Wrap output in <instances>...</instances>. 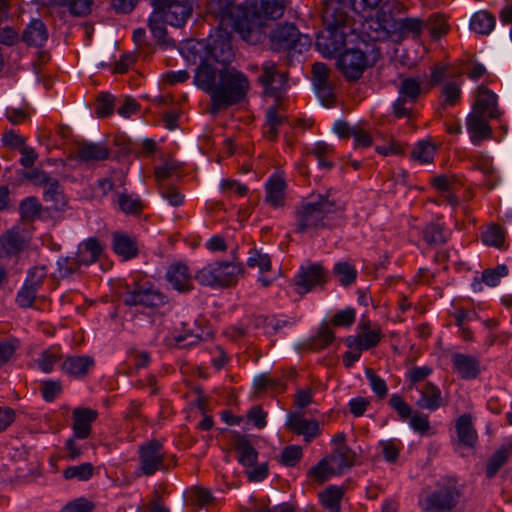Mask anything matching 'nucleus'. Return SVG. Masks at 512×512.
Returning <instances> with one entry per match:
<instances>
[{"instance_id": "1", "label": "nucleus", "mask_w": 512, "mask_h": 512, "mask_svg": "<svg viewBox=\"0 0 512 512\" xmlns=\"http://www.w3.org/2000/svg\"><path fill=\"white\" fill-rule=\"evenodd\" d=\"M207 17L217 22V35H210L207 43L211 63L217 67L230 66L233 58L230 34L237 32L248 40L253 32L248 12L236 5L235 0H211L207 5Z\"/></svg>"}, {"instance_id": "2", "label": "nucleus", "mask_w": 512, "mask_h": 512, "mask_svg": "<svg viewBox=\"0 0 512 512\" xmlns=\"http://www.w3.org/2000/svg\"><path fill=\"white\" fill-rule=\"evenodd\" d=\"M194 84L211 98V113L240 103L249 90V80L232 66L210 67L207 63L197 67Z\"/></svg>"}, {"instance_id": "3", "label": "nucleus", "mask_w": 512, "mask_h": 512, "mask_svg": "<svg viewBox=\"0 0 512 512\" xmlns=\"http://www.w3.org/2000/svg\"><path fill=\"white\" fill-rule=\"evenodd\" d=\"M344 212L345 206L330 191L318 194L296 207L295 231L309 233L332 229L343 219Z\"/></svg>"}, {"instance_id": "4", "label": "nucleus", "mask_w": 512, "mask_h": 512, "mask_svg": "<svg viewBox=\"0 0 512 512\" xmlns=\"http://www.w3.org/2000/svg\"><path fill=\"white\" fill-rule=\"evenodd\" d=\"M243 273L241 263L234 261H216L207 264L195 273V280L202 286L227 288L237 283Z\"/></svg>"}, {"instance_id": "5", "label": "nucleus", "mask_w": 512, "mask_h": 512, "mask_svg": "<svg viewBox=\"0 0 512 512\" xmlns=\"http://www.w3.org/2000/svg\"><path fill=\"white\" fill-rule=\"evenodd\" d=\"M270 44L274 51L302 53L311 46V39L303 35L292 23L279 24L270 33Z\"/></svg>"}, {"instance_id": "6", "label": "nucleus", "mask_w": 512, "mask_h": 512, "mask_svg": "<svg viewBox=\"0 0 512 512\" xmlns=\"http://www.w3.org/2000/svg\"><path fill=\"white\" fill-rule=\"evenodd\" d=\"M123 302L128 306H142L149 309H157L168 304V296L149 282L135 283L127 286L123 295Z\"/></svg>"}, {"instance_id": "7", "label": "nucleus", "mask_w": 512, "mask_h": 512, "mask_svg": "<svg viewBox=\"0 0 512 512\" xmlns=\"http://www.w3.org/2000/svg\"><path fill=\"white\" fill-rule=\"evenodd\" d=\"M355 16L351 0H326L322 9V19L325 26L344 29L355 22Z\"/></svg>"}, {"instance_id": "8", "label": "nucleus", "mask_w": 512, "mask_h": 512, "mask_svg": "<svg viewBox=\"0 0 512 512\" xmlns=\"http://www.w3.org/2000/svg\"><path fill=\"white\" fill-rule=\"evenodd\" d=\"M460 491L455 485L438 487L419 500V505L425 512H451L458 504Z\"/></svg>"}, {"instance_id": "9", "label": "nucleus", "mask_w": 512, "mask_h": 512, "mask_svg": "<svg viewBox=\"0 0 512 512\" xmlns=\"http://www.w3.org/2000/svg\"><path fill=\"white\" fill-rule=\"evenodd\" d=\"M139 471L145 476H152L165 469V451L160 441L152 439L139 446Z\"/></svg>"}, {"instance_id": "10", "label": "nucleus", "mask_w": 512, "mask_h": 512, "mask_svg": "<svg viewBox=\"0 0 512 512\" xmlns=\"http://www.w3.org/2000/svg\"><path fill=\"white\" fill-rule=\"evenodd\" d=\"M375 62V58L370 62L366 54L360 49H348L339 55L337 67L347 80L356 81Z\"/></svg>"}, {"instance_id": "11", "label": "nucleus", "mask_w": 512, "mask_h": 512, "mask_svg": "<svg viewBox=\"0 0 512 512\" xmlns=\"http://www.w3.org/2000/svg\"><path fill=\"white\" fill-rule=\"evenodd\" d=\"M328 281V272L318 263L301 266L293 282L298 294H306L313 289L322 288Z\"/></svg>"}, {"instance_id": "12", "label": "nucleus", "mask_w": 512, "mask_h": 512, "mask_svg": "<svg viewBox=\"0 0 512 512\" xmlns=\"http://www.w3.org/2000/svg\"><path fill=\"white\" fill-rule=\"evenodd\" d=\"M257 80L265 88L267 94L278 96L286 85L287 75L277 70L275 62L265 61Z\"/></svg>"}, {"instance_id": "13", "label": "nucleus", "mask_w": 512, "mask_h": 512, "mask_svg": "<svg viewBox=\"0 0 512 512\" xmlns=\"http://www.w3.org/2000/svg\"><path fill=\"white\" fill-rule=\"evenodd\" d=\"M346 43V33L344 29L329 28L325 26V30L318 35L316 46L318 50L325 56H334L342 51Z\"/></svg>"}, {"instance_id": "14", "label": "nucleus", "mask_w": 512, "mask_h": 512, "mask_svg": "<svg viewBox=\"0 0 512 512\" xmlns=\"http://www.w3.org/2000/svg\"><path fill=\"white\" fill-rule=\"evenodd\" d=\"M286 427L296 435H302L306 443L312 442L320 434L318 421L306 419L300 413H290Z\"/></svg>"}, {"instance_id": "15", "label": "nucleus", "mask_w": 512, "mask_h": 512, "mask_svg": "<svg viewBox=\"0 0 512 512\" xmlns=\"http://www.w3.org/2000/svg\"><path fill=\"white\" fill-rule=\"evenodd\" d=\"M497 100V95L494 92L481 85L478 87L476 101L471 113L493 119L498 118L501 113L497 107Z\"/></svg>"}, {"instance_id": "16", "label": "nucleus", "mask_w": 512, "mask_h": 512, "mask_svg": "<svg viewBox=\"0 0 512 512\" xmlns=\"http://www.w3.org/2000/svg\"><path fill=\"white\" fill-rule=\"evenodd\" d=\"M98 413L90 408H76L73 411V435L78 439H86L91 434V424L97 419Z\"/></svg>"}, {"instance_id": "17", "label": "nucleus", "mask_w": 512, "mask_h": 512, "mask_svg": "<svg viewBox=\"0 0 512 512\" xmlns=\"http://www.w3.org/2000/svg\"><path fill=\"white\" fill-rule=\"evenodd\" d=\"M489 119L486 116L470 113L467 116V131L470 134V140L474 145H479L483 140L492 137V128L489 125Z\"/></svg>"}, {"instance_id": "18", "label": "nucleus", "mask_w": 512, "mask_h": 512, "mask_svg": "<svg viewBox=\"0 0 512 512\" xmlns=\"http://www.w3.org/2000/svg\"><path fill=\"white\" fill-rule=\"evenodd\" d=\"M165 23L180 27L185 24L192 13V6L188 1L175 0L167 5L165 10L159 11Z\"/></svg>"}, {"instance_id": "19", "label": "nucleus", "mask_w": 512, "mask_h": 512, "mask_svg": "<svg viewBox=\"0 0 512 512\" xmlns=\"http://www.w3.org/2000/svg\"><path fill=\"white\" fill-rule=\"evenodd\" d=\"M26 246L23 230L17 226L12 227L0 235V248L6 256L18 255Z\"/></svg>"}, {"instance_id": "20", "label": "nucleus", "mask_w": 512, "mask_h": 512, "mask_svg": "<svg viewBox=\"0 0 512 512\" xmlns=\"http://www.w3.org/2000/svg\"><path fill=\"white\" fill-rule=\"evenodd\" d=\"M171 286L179 292H188L193 289V282L189 268L183 263L172 264L166 273Z\"/></svg>"}, {"instance_id": "21", "label": "nucleus", "mask_w": 512, "mask_h": 512, "mask_svg": "<svg viewBox=\"0 0 512 512\" xmlns=\"http://www.w3.org/2000/svg\"><path fill=\"white\" fill-rule=\"evenodd\" d=\"M103 250L104 245L97 238L90 237L78 245L75 256L81 266H89L99 260Z\"/></svg>"}, {"instance_id": "22", "label": "nucleus", "mask_w": 512, "mask_h": 512, "mask_svg": "<svg viewBox=\"0 0 512 512\" xmlns=\"http://www.w3.org/2000/svg\"><path fill=\"white\" fill-rule=\"evenodd\" d=\"M451 362L453 369L463 379H475L480 373V363L475 356L462 353H454L452 355Z\"/></svg>"}, {"instance_id": "23", "label": "nucleus", "mask_w": 512, "mask_h": 512, "mask_svg": "<svg viewBox=\"0 0 512 512\" xmlns=\"http://www.w3.org/2000/svg\"><path fill=\"white\" fill-rule=\"evenodd\" d=\"M21 40L28 46L42 47L48 40V30L40 19L31 20L25 27Z\"/></svg>"}, {"instance_id": "24", "label": "nucleus", "mask_w": 512, "mask_h": 512, "mask_svg": "<svg viewBox=\"0 0 512 512\" xmlns=\"http://www.w3.org/2000/svg\"><path fill=\"white\" fill-rule=\"evenodd\" d=\"M182 55L188 62L196 64L199 62L198 67L207 63L210 67H216L211 63V57H209V49L207 43L204 41H188L181 49Z\"/></svg>"}, {"instance_id": "25", "label": "nucleus", "mask_w": 512, "mask_h": 512, "mask_svg": "<svg viewBox=\"0 0 512 512\" xmlns=\"http://www.w3.org/2000/svg\"><path fill=\"white\" fill-rule=\"evenodd\" d=\"M286 182L279 175H272L265 185V201L273 208H279L284 205Z\"/></svg>"}, {"instance_id": "26", "label": "nucleus", "mask_w": 512, "mask_h": 512, "mask_svg": "<svg viewBox=\"0 0 512 512\" xmlns=\"http://www.w3.org/2000/svg\"><path fill=\"white\" fill-rule=\"evenodd\" d=\"M94 364V359L90 356H70L62 363V370L72 377L80 378L86 376Z\"/></svg>"}, {"instance_id": "27", "label": "nucleus", "mask_w": 512, "mask_h": 512, "mask_svg": "<svg viewBox=\"0 0 512 512\" xmlns=\"http://www.w3.org/2000/svg\"><path fill=\"white\" fill-rule=\"evenodd\" d=\"M355 458V452L347 445H339L335 447L331 455L328 457L330 462L333 463V467L336 469L337 474H343L345 471L351 469L354 465Z\"/></svg>"}, {"instance_id": "28", "label": "nucleus", "mask_w": 512, "mask_h": 512, "mask_svg": "<svg viewBox=\"0 0 512 512\" xmlns=\"http://www.w3.org/2000/svg\"><path fill=\"white\" fill-rule=\"evenodd\" d=\"M329 68L321 62H317L312 66V74L314 86L318 94L326 99L333 97L332 85L329 82Z\"/></svg>"}, {"instance_id": "29", "label": "nucleus", "mask_w": 512, "mask_h": 512, "mask_svg": "<svg viewBox=\"0 0 512 512\" xmlns=\"http://www.w3.org/2000/svg\"><path fill=\"white\" fill-rule=\"evenodd\" d=\"M109 154L108 147L103 143L83 142L77 148V158L84 162L106 160Z\"/></svg>"}, {"instance_id": "30", "label": "nucleus", "mask_w": 512, "mask_h": 512, "mask_svg": "<svg viewBox=\"0 0 512 512\" xmlns=\"http://www.w3.org/2000/svg\"><path fill=\"white\" fill-rule=\"evenodd\" d=\"M112 246L114 252L124 260L132 259L138 254L137 242L127 234L115 232Z\"/></svg>"}, {"instance_id": "31", "label": "nucleus", "mask_w": 512, "mask_h": 512, "mask_svg": "<svg viewBox=\"0 0 512 512\" xmlns=\"http://www.w3.org/2000/svg\"><path fill=\"white\" fill-rule=\"evenodd\" d=\"M234 448L238 454V461L246 467L256 465L258 453L249 440L242 435H237L234 440Z\"/></svg>"}, {"instance_id": "32", "label": "nucleus", "mask_w": 512, "mask_h": 512, "mask_svg": "<svg viewBox=\"0 0 512 512\" xmlns=\"http://www.w3.org/2000/svg\"><path fill=\"white\" fill-rule=\"evenodd\" d=\"M425 29V20L418 17L400 18L395 36L404 38H419Z\"/></svg>"}, {"instance_id": "33", "label": "nucleus", "mask_w": 512, "mask_h": 512, "mask_svg": "<svg viewBox=\"0 0 512 512\" xmlns=\"http://www.w3.org/2000/svg\"><path fill=\"white\" fill-rule=\"evenodd\" d=\"M417 406L430 411L437 410L442 404L441 390L431 382H427L421 390V398Z\"/></svg>"}, {"instance_id": "34", "label": "nucleus", "mask_w": 512, "mask_h": 512, "mask_svg": "<svg viewBox=\"0 0 512 512\" xmlns=\"http://www.w3.org/2000/svg\"><path fill=\"white\" fill-rule=\"evenodd\" d=\"M254 8L258 18L277 19L284 13L285 0H258Z\"/></svg>"}, {"instance_id": "35", "label": "nucleus", "mask_w": 512, "mask_h": 512, "mask_svg": "<svg viewBox=\"0 0 512 512\" xmlns=\"http://www.w3.org/2000/svg\"><path fill=\"white\" fill-rule=\"evenodd\" d=\"M334 147L326 142H316L311 148H306V155H313L322 169H332L334 164L330 158L334 155Z\"/></svg>"}, {"instance_id": "36", "label": "nucleus", "mask_w": 512, "mask_h": 512, "mask_svg": "<svg viewBox=\"0 0 512 512\" xmlns=\"http://www.w3.org/2000/svg\"><path fill=\"white\" fill-rule=\"evenodd\" d=\"M456 430L461 443L470 447L474 445L477 439V433L473 427L470 415L463 414L457 419Z\"/></svg>"}, {"instance_id": "37", "label": "nucleus", "mask_w": 512, "mask_h": 512, "mask_svg": "<svg viewBox=\"0 0 512 512\" xmlns=\"http://www.w3.org/2000/svg\"><path fill=\"white\" fill-rule=\"evenodd\" d=\"M495 17L488 11L482 10L476 12L470 21V28L474 32L482 35H488L495 27Z\"/></svg>"}, {"instance_id": "38", "label": "nucleus", "mask_w": 512, "mask_h": 512, "mask_svg": "<svg viewBox=\"0 0 512 512\" xmlns=\"http://www.w3.org/2000/svg\"><path fill=\"white\" fill-rule=\"evenodd\" d=\"M508 274V268L504 264H500L494 269H486L482 273L481 279L475 278L473 281V288L475 291L481 290V284L485 283L488 286L495 287L500 283V279Z\"/></svg>"}, {"instance_id": "39", "label": "nucleus", "mask_w": 512, "mask_h": 512, "mask_svg": "<svg viewBox=\"0 0 512 512\" xmlns=\"http://www.w3.org/2000/svg\"><path fill=\"white\" fill-rule=\"evenodd\" d=\"M511 455V447L501 446L489 458L486 466V477L493 478L498 471L508 462Z\"/></svg>"}, {"instance_id": "40", "label": "nucleus", "mask_w": 512, "mask_h": 512, "mask_svg": "<svg viewBox=\"0 0 512 512\" xmlns=\"http://www.w3.org/2000/svg\"><path fill=\"white\" fill-rule=\"evenodd\" d=\"M423 240L429 245H440L447 241L445 226L439 222H431L422 232Z\"/></svg>"}, {"instance_id": "41", "label": "nucleus", "mask_w": 512, "mask_h": 512, "mask_svg": "<svg viewBox=\"0 0 512 512\" xmlns=\"http://www.w3.org/2000/svg\"><path fill=\"white\" fill-rule=\"evenodd\" d=\"M422 93L421 82L413 77H406L401 80L398 87L399 96L416 103Z\"/></svg>"}, {"instance_id": "42", "label": "nucleus", "mask_w": 512, "mask_h": 512, "mask_svg": "<svg viewBox=\"0 0 512 512\" xmlns=\"http://www.w3.org/2000/svg\"><path fill=\"white\" fill-rule=\"evenodd\" d=\"M330 463L328 457L322 458L315 466L309 469L308 477L319 483H324L332 475L337 474L336 469Z\"/></svg>"}, {"instance_id": "43", "label": "nucleus", "mask_w": 512, "mask_h": 512, "mask_svg": "<svg viewBox=\"0 0 512 512\" xmlns=\"http://www.w3.org/2000/svg\"><path fill=\"white\" fill-rule=\"evenodd\" d=\"M319 497L322 505L329 512H340V502L343 497V490L341 488L330 486Z\"/></svg>"}, {"instance_id": "44", "label": "nucleus", "mask_w": 512, "mask_h": 512, "mask_svg": "<svg viewBox=\"0 0 512 512\" xmlns=\"http://www.w3.org/2000/svg\"><path fill=\"white\" fill-rule=\"evenodd\" d=\"M365 23L363 24V30L367 36L373 41H384L391 38V34L386 31L384 26L378 21L376 17L367 19L365 16Z\"/></svg>"}, {"instance_id": "45", "label": "nucleus", "mask_w": 512, "mask_h": 512, "mask_svg": "<svg viewBox=\"0 0 512 512\" xmlns=\"http://www.w3.org/2000/svg\"><path fill=\"white\" fill-rule=\"evenodd\" d=\"M425 29H427L434 39H439L449 30V25L444 15L435 13L425 20Z\"/></svg>"}, {"instance_id": "46", "label": "nucleus", "mask_w": 512, "mask_h": 512, "mask_svg": "<svg viewBox=\"0 0 512 512\" xmlns=\"http://www.w3.org/2000/svg\"><path fill=\"white\" fill-rule=\"evenodd\" d=\"M334 339V332L328 323L324 322L321 324L317 334L309 340V346L314 350H321L330 345Z\"/></svg>"}, {"instance_id": "47", "label": "nucleus", "mask_w": 512, "mask_h": 512, "mask_svg": "<svg viewBox=\"0 0 512 512\" xmlns=\"http://www.w3.org/2000/svg\"><path fill=\"white\" fill-rule=\"evenodd\" d=\"M333 273L342 286L351 285L357 277V270L348 262L336 263L333 268Z\"/></svg>"}, {"instance_id": "48", "label": "nucleus", "mask_w": 512, "mask_h": 512, "mask_svg": "<svg viewBox=\"0 0 512 512\" xmlns=\"http://www.w3.org/2000/svg\"><path fill=\"white\" fill-rule=\"evenodd\" d=\"M94 473V467L91 463H82L80 465L70 466L63 471V477L66 480L77 479L79 481L89 480Z\"/></svg>"}, {"instance_id": "49", "label": "nucleus", "mask_w": 512, "mask_h": 512, "mask_svg": "<svg viewBox=\"0 0 512 512\" xmlns=\"http://www.w3.org/2000/svg\"><path fill=\"white\" fill-rule=\"evenodd\" d=\"M117 203L120 210L125 214L137 215L143 210L142 201L137 196L126 193L119 194Z\"/></svg>"}, {"instance_id": "50", "label": "nucleus", "mask_w": 512, "mask_h": 512, "mask_svg": "<svg viewBox=\"0 0 512 512\" xmlns=\"http://www.w3.org/2000/svg\"><path fill=\"white\" fill-rule=\"evenodd\" d=\"M43 189L44 201L53 202V207L56 209L59 208L60 205H64L63 191L56 178L53 177Z\"/></svg>"}, {"instance_id": "51", "label": "nucleus", "mask_w": 512, "mask_h": 512, "mask_svg": "<svg viewBox=\"0 0 512 512\" xmlns=\"http://www.w3.org/2000/svg\"><path fill=\"white\" fill-rule=\"evenodd\" d=\"M42 206L37 198L27 197L20 203L21 217L25 221H33L41 214Z\"/></svg>"}, {"instance_id": "52", "label": "nucleus", "mask_w": 512, "mask_h": 512, "mask_svg": "<svg viewBox=\"0 0 512 512\" xmlns=\"http://www.w3.org/2000/svg\"><path fill=\"white\" fill-rule=\"evenodd\" d=\"M436 148L427 141L419 142L411 152V157L420 163H431L434 159Z\"/></svg>"}, {"instance_id": "53", "label": "nucleus", "mask_w": 512, "mask_h": 512, "mask_svg": "<svg viewBox=\"0 0 512 512\" xmlns=\"http://www.w3.org/2000/svg\"><path fill=\"white\" fill-rule=\"evenodd\" d=\"M415 104L411 100L398 96L392 105V114L396 118L412 119L414 117Z\"/></svg>"}, {"instance_id": "54", "label": "nucleus", "mask_w": 512, "mask_h": 512, "mask_svg": "<svg viewBox=\"0 0 512 512\" xmlns=\"http://www.w3.org/2000/svg\"><path fill=\"white\" fill-rule=\"evenodd\" d=\"M81 264L77 261L75 257H60L57 260V275L60 278H67L72 274L76 273Z\"/></svg>"}, {"instance_id": "55", "label": "nucleus", "mask_w": 512, "mask_h": 512, "mask_svg": "<svg viewBox=\"0 0 512 512\" xmlns=\"http://www.w3.org/2000/svg\"><path fill=\"white\" fill-rule=\"evenodd\" d=\"M254 385L257 391L272 390L278 392L285 389V384L282 380L271 378L267 374H261L256 377Z\"/></svg>"}, {"instance_id": "56", "label": "nucleus", "mask_w": 512, "mask_h": 512, "mask_svg": "<svg viewBox=\"0 0 512 512\" xmlns=\"http://www.w3.org/2000/svg\"><path fill=\"white\" fill-rule=\"evenodd\" d=\"M37 288L24 282L22 288L18 291L16 296V303L21 308L32 307L38 293Z\"/></svg>"}, {"instance_id": "57", "label": "nucleus", "mask_w": 512, "mask_h": 512, "mask_svg": "<svg viewBox=\"0 0 512 512\" xmlns=\"http://www.w3.org/2000/svg\"><path fill=\"white\" fill-rule=\"evenodd\" d=\"M303 457L302 448L298 445H288L281 453V464L286 467H294Z\"/></svg>"}, {"instance_id": "58", "label": "nucleus", "mask_w": 512, "mask_h": 512, "mask_svg": "<svg viewBox=\"0 0 512 512\" xmlns=\"http://www.w3.org/2000/svg\"><path fill=\"white\" fill-rule=\"evenodd\" d=\"M247 265L250 268L258 267L260 272H267L271 269V259L267 254L258 250H251L247 259Z\"/></svg>"}, {"instance_id": "59", "label": "nucleus", "mask_w": 512, "mask_h": 512, "mask_svg": "<svg viewBox=\"0 0 512 512\" xmlns=\"http://www.w3.org/2000/svg\"><path fill=\"white\" fill-rule=\"evenodd\" d=\"M158 191L160 195L172 206L178 207L184 203V195L171 184H160V186H158Z\"/></svg>"}, {"instance_id": "60", "label": "nucleus", "mask_w": 512, "mask_h": 512, "mask_svg": "<svg viewBox=\"0 0 512 512\" xmlns=\"http://www.w3.org/2000/svg\"><path fill=\"white\" fill-rule=\"evenodd\" d=\"M504 232L498 225L491 226L482 234V241L489 246L501 248L504 244Z\"/></svg>"}, {"instance_id": "61", "label": "nucleus", "mask_w": 512, "mask_h": 512, "mask_svg": "<svg viewBox=\"0 0 512 512\" xmlns=\"http://www.w3.org/2000/svg\"><path fill=\"white\" fill-rule=\"evenodd\" d=\"M164 23L165 21L159 11H154L148 21L153 36L159 41L164 40L167 33Z\"/></svg>"}, {"instance_id": "62", "label": "nucleus", "mask_w": 512, "mask_h": 512, "mask_svg": "<svg viewBox=\"0 0 512 512\" xmlns=\"http://www.w3.org/2000/svg\"><path fill=\"white\" fill-rule=\"evenodd\" d=\"M375 17L384 26L386 31L391 34V36H395L399 19L394 18L390 10H386L385 7H382L377 11Z\"/></svg>"}, {"instance_id": "63", "label": "nucleus", "mask_w": 512, "mask_h": 512, "mask_svg": "<svg viewBox=\"0 0 512 512\" xmlns=\"http://www.w3.org/2000/svg\"><path fill=\"white\" fill-rule=\"evenodd\" d=\"M114 98L108 93H102L97 99L96 114L99 118H105L112 114Z\"/></svg>"}, {"instance_id": "64", "label": "nucleus", "mask_w": 512, "mask_h": 512, "mask_svg": "<svg viewBox=\"0 0 512 512\" xmlns=\"http://www.w3.org/2000/svg\"><path fill=\"white\" fill-rule=\"evenodd\" d=\"M389 405L394 409L398 415L406 420L412 416L411 407L404 401L403 397L399 394H393L389 399Z\"/></svg>"}]
</instances>
